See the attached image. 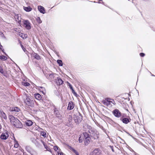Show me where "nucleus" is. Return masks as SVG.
<instances>
[{"label": "nucleus", "instance_id": "nucleus-1", "mask_svg": "<svg viewBox=\"0 0 155 155\" xmlns=\"http://www.w3.org/2000/svg\"><path fill=\"white\" fill-rule=\"evenodd\" d=\"M9 118L11 124L15 127L18 128H22V127L23 125L22 124L18 119L15 118L12 115H10Z\"/></svg>", "mask_w": 155, "mask_h": 155}, {"label": "nucleus", "instance_id": "nucleus-2", "mask_svg": "<svg viewBox=\"0 0 155 155\" xmlns=\"http://www.w3.org/2000/svg\"><path fill=\"white\" fill-rule=\"evenodd\" d=\"M88 132L92 137L94 139H97L98 138L99 134L95 129L92 128L90 126H88Z\"/></svg>", "mask_w": 155, "mask_h": 155}, {"label": "nucleus", "instance_id": "nucleus-3", "mask_svg": "<svg viewBox=\"0 0 155 155\" xmlns=\"http://www.w3.org/2000/svg\"><path fill=\"white\" fill-rule=\"evenodd\" d=\"M102 102L104 105L107 106L111 107L112 106L111 104H115V102L114 100L112 99H107L104 100L102 101Z\"/></svg>", "mask_w": 155, "mask_h": 155}, {"label": "nucleus", "instance_id": "nucleus-4", "mask_svg": "<svg viewBox=\"0 0 155 155\" xmlns=\"http://www.w3.org/2000/svg\"><path fill=\"white\" fill-rule=\"evenodd\" d=\"M74 119L75 122L76 124L80 123L82 120V117L80 114L77 115L74 114Z\"/></svg>", "mask_w": 155, "mask_h": 155}, {"label": "nucleus", "instance_id": "nucleus-5", "mask_svg": "<svg viewBox=\"0 0 155 155\" xmlns=\"http://www.w3.org/2000/svg\"><path fill=\"white\" fill-rule=\"evenodd\" d=\"M25 103L28 106L32 107L34 104V101L31 100L27 96H26V99L25 101Z\"/></svg>", "mask_w": 155, "mask_h": 155}, {"label": "nucleus", "instance_id": "nucleus-6", "mask_svg": "<svg viewBox=\"0 0 155 155\" xmlns=\"http://www.w3.org/2000/svg\"><path fill=\"white\" fill-rule=\"evenodd\" d=\"M31 23L28 20H25L23 22V26L28 30L31 28Z\"/></svg>", "mask_w": 155, "mask_h": 155}, {"label": "nucleus", "instance_id": "nucleus-7", "mask_svg": "<svg viewBox=\"0 0 155 155\" xmlns=\"http://www.w3.org/2000/svg\"><path fill=\"white\" fill-rule=\"evenodd\" d=\"M112 113L114 115L117 117L119 118L121 116V112L117 109L113 110Z\"/></svg>", "mask_w": 155, "mask_h": 155}, {"label": "nucleus", "instance_id": "nucleus-8", "mask_svg": "<svg viewBox=\"0 0 155 155\" xmlns=\"http://www.w3.org/2000/svg\"><path fill=\"white\" fill-rule=\"evenodd\" d=\"M9 135L6 132L5 133H2L0 136V138L2 140H5L8 137Z\"/></svg>", "mask_w": 155, "mask_h": 155}, {"label": "nucleus", "instance_id": "nucleus-9", "mask_svg": "<svg viewBox=\"0 0 155 155\" xmlns=\"http://www.w3.org/2000/svg\"><path fill=\"white\" fill-rule=\"evenodd\" d=\"M100 153L97 149H95L93 152L91 153L89 155H100Z\"/></svg>", "mask_w": 155, "mask_h": 155}, {"label": "nucleus", "instance_id": "nucleus-10", "mask_svg": "<svg viewBox=\"0 0 155 155\" xmlns=\"http://www.w3.org/2000/svg\"><path fill=\"white\" fill-rule=\"evenodd\" d=\"M74 105L73 103L71 101L68 103L67 109L69 110H72L74 108Z\"/></svg>", "mask_w": 155, "mask_h": 155}, {"label": "nucleus", "instance_id": "nucleus-11", "mask_svg": "<svg viewBox=\"0 0 155 155\" xmlns=\"http://www.w3.org/2000/svg\"><path fill=\"white\" fill-rule=\"evenodd\" d=\"M54 112L57 117L59 118H60L61 117V115L57 108H54Z\"/></svg>", "mask_w": 155, "mask_h": 155}, {"label": "nucleus", "instance_id": "nucleus-12", "mask_svg": "<svg viewBox=\"0 0 155 155\" xmlns=\"http://www.w3.org/2000/svg\"><path fill=\"white\" fill-rule=\"evenodd\" d=\"M0 116L2 118H4L5 120H6L7 118L6 115L2 110H0Z\"/></svg>", "mask_w": 155, "mask_h": 155}, {"label": "nucleus", "instance_id": "nucleus-13", "mask_svg": "<svg viewBox=\"0 0 155 155\" xmlns=\"http://www.w3.org/2000/svg\"><path fill=\"white\" fill-rule=\"evenodd\" d=\"M38 10L40 11V12L42 13L43 14H44L45 12V8H44L41 6H38Z\"/></svg>", "mask_w": 155, "mask_h": 155}, {"label": "nucleus", "instance_id": "nucleus-14", "mask_svg": "<svg viewBox=\"0 0 155 155\" xmlns=\"http://www.w3.org/2000/svg\"><path fill=\"white\" fill-rule=\"evenodd\" d=\"M120 120H122V122L125 124H127L130 122V120L128 118H125L123 119L120 118Z\"/></svg>", "mask_w": 155, "mask_h": 155}, {"label": "nucleus", "instance_id": "nucleus-15", "mask_svg": "<svg viewBox=\"0 0 155 155\" xmlns=\"http://www.w3.org/2000/svg\"><path fill=\"white\" fill-rule=\"evenodd\" d=\"M90 137L86 138L84 139V144L87 146L88 145L90 142Z\"/></svg>", "mask_w": 155, "mask_h": 155}, {"label": "nucleus", "instance_id": "nucleus-16", "mask_svg": "<svg viewBox=\"0 0 155 155\" xmlns=\"http://www.w3.org/2000/svg\"><path fill=\"white\" fill-rule=\"evenodd\" d=\"M38 90L40 91L43 94H45L46 91L45 87H38Z\"/></svg>", "mask_w": 155, "mask_h": 155}, {"label": "nucleus", "instance_id": "nucleus-17", "mask_svg": "<svg viewBox=\"0 0 155 155\" xmlns=\"http://www.w3.org/2000/svg\"><path fill=\"white\" fill-rule=\"evenodd\" d=\"M34 96L36 99L38 100H40L42 98L41 96L38 93L35 94Z\"/></svg>", "mask_w": 155, "mask_h": 155}, {"label": "nucleus", "instance_id": "nucleus-18", "mask_svg": "<svg viewBox=\"0 0 155 155\" xmlns=\"http://www.w3.org/2000/svg\"><path fill=\"white\" fill-rule=\"evenodd\" d=\"M33 57L36 59L39 60L41 59V58L39 55L37 53H34L33 54Z\"/></svg>", "mask_w": 155, "mask_h": 155}, {"label": "nucleus", "instance_id": "nucleus-19", "mask_svg": "<svg viewBox=\"0 0 155 155\" xmlns=\"http://www.w3.org/2000/svg\"><path fill=\"white\" fill-rule=\"evenodd\" d=\"M38 138L36 137V138H35L34 137H31V141L34 143L35 144H36L38 143V142L37 140V139Z\"/></svg>", "mask_w": 155, "mask_h": 155}, {"label": "nucleus", "instance_id": "nucleus-20", "mask_svg": "<svg viewBox=\"0 0 155 155\" xmlns=\"http://www.w3.org/2000/svg\"><path fill=\"white\" fill-rule=\"evenodd\" d=\"M25 124L26 125L30 126L32 125L33 122L30 120H28L25 122Z\"/></svg>", "mask_w": 155, "mask_h": 155}, {"label": "nucleus", "instance_id": "nucleus-21", "mask_svg": "<svg viewBox=\"0 0 155 155\" xmlns=\"http://www.w3.org/2000/svg\"><path fill=\"white\" fill-rule=\"evenodd\" d=\"M23 8H24V10L25 11H26V12H30L32 9V8H30L29 7H24Z\"/></svg>", "mask_w": 155, "mask_h": 155}, {"label": "nucleus", "instance_id": "nucleus-22", "mask_svg": "<svg viewBox=\"0 0 155 155\" xmlns=\"http://www.w3.org/2000/svg\"><path fill=\"white\" fill-rule=\"evenodd\" d=\"M11 110L12 111L18 112L19 111L20 109L17 107H15L12 108Z\"/></svg>", "mask_w": 155, "mask_h": 155}, {"label": "nucleus", "instance_id": "nucleus-23", "mask_svg": "<svg viewBox=\"0 0 155 155\" xmlns=\"http://www.w3.org/2000/svg\"><path fill=\"white\" fill-rule=\"evenodd\" d=\"M26 150L29 153H31V152L32 151V149L31 147L29 146H27L25 147Z\"/></svg>", "mask_w": 155, "mask_h": 155}, {"label": "nucleus", "instance_id": "nucleus-24", "mask_svg": "<svg viewBox=\"0 0 155 155\" xmlns=\"http://www.w3.org/2000/svg\"><path fill=\"white\" fill-rule=\"evenodd\" d=\"M57 82V84H59V85L63 84V81L60 78H59L58 79Z\"/></svg>", "mask_w": 155, "mask_h": 155}, {"label": "nucleus", "instance_id": "nucleus-25", "mask_svg": "<svg viewBox=\"0 0 155 155\" xmlns=\"http://www.w3.org/2000/svg\"><path fill=\"white\" fill-rule=\"evenodd\" d=\"M14 141L15 143L14 145V147L15 148H18L19 146V144L17 141L16 140V139L15 138L14 139Z\"/></svg>", "mask_w": 155, "mask_h": 155}, {"label": "nucleus", "instance_id": "nucleus-26", "mask_svg": "<svg viewBox=\"0 0 155 155\" xmlns=\"http://www.w3.org/2000/svg\"><path fill=\"white\" fill-rule=\"evenodd\" d=\"M22 84L25 86H28L30 85V84L28 82L25 81L22 82Z\"/></svg>", "mask_w": 155, "mask_h": 155}, {"label": "nucleus", "instance_id": "nucleus-27", "mask_svg": "<svg viewBox=\"0 0 155 155\" xmlns=\"http://www.w3.org/2000/svg\"><path fill=\"white\" fill-rule=\"evenodd\" d=\"M83 134L85 138H86L90 137H89V135L87 132H84Z\"/></svg>", "mask_w": 155, "mask_h": 155}, {"label": "nucleus", "instance_id": "nucleus-28", "mask_svg": "<svg viewBox=\"0 0 155 155\" xmlns=\"http://www.w3.org/2000/svg\"><path fill=\"white\" fill-rule=\"evenodd\" d=\"M57 62L59 64V66H62L63 65V64L62 61L61 60H58L57 61Z\"/></svg>", "mask_w": 155, "mask_h": 155}, {"label": "nucleus", "instance_id": "nucleus-29", "mask_svg": "<svg viewBox=\"0 0 155 155\" xmlns=\"http://www.w3.org/2000/svg\"><path fill=\"white\" fill-rule=\"evenodd\" d=\"M7 58L6 57L4 56H0V59L2 60H6Z\"/></svg>", "mask_w": 155, "mask_h": 155}, {"label": "nucleus", "instance_id": "nucleus-30", "mask_svg": "<svg viewBox=\"0 0 155 155\" xmlns=\"http://www.w3.org/2000/svg\"><path fill=\"white\" fill-rule=\"evenodd\" d=\"M0 35L1 36V37L3 39H6V37H5V36L4 35L3 33L1 32H0Z\"/></svg>", "mask_w": 155, "mask_h": 155}, {"label": "nucleus", "instance_id": "nucleus-31", "mask_svg": "<svg viewBox=\"0 0 155 155\" xmlns=\"http://www.w3.org/2000/svg\"><path fill=\"white\" fill-rule=\"evenodd\" d=\"M41 135L44 137H46V133L45 132L43 131H41Z\"/></svg>", "mask_w": 155, "mask_h": 155}, {"label": "nucleus", "instance_id": "nucleus-32", "mask_svg": "<svg viewBox=\"0 0 155 155\" xmlns=\"http://www.w3.org/2000/svg\"><path fill=\"white\" fill-rule=\"evenodd\" d=\"M83 140V137L81 136H80L79 138V143H81Z\"/></svg>", "mask_w": 155, "mask_h": 155}, {"label": "nucleus", "instance_id": "nucleus-33", "mask_svg": "<svg viewBox=\"0 0 155 155\" xmlns=\"http://www.w3.org/2000/svg\"><path fill=\"white\" fill-rule=\"evenodd\" d=\"M68 121L69 123H70L72 121V117L71 116L69 115L68 116Z\"/></svg>", "mask_w": 155, "mask_h": 155}, {"label": "nucleus", "instance_id": "nucleus-34", "mask_svg": "<svg viewBox=\"0 0 155 155\" xmlns=\"http://www.w3.org/2000/svg\"><path fill=\"white\" fill-rule=\"evenodd\" d=\"M72 151L76 154V155H79L78 152L73 148L72 149Z\"/></svg>", "mask_w": 155, "mask_h": 155}, {"label": "nucleus", "instance_id": "nucleus-35", "mask_svg": "<svg viewBox=\"0 0 155 155\" xmlns=\"http://www.w3.org/2000/svg\"><path fill=\"white\" fill-rule=\"evenodd\" d=\"M21 47L23 50L25 52H27V50L24 47H23V46L21 44Z\"/></svg>", "mask_w": 155, "mask_h": 155}, {"label": "nucleus", "instance_id": "nucleus-36", "mask_svg": "<svg viewBox=\"0 0 155 155\" xmlns=\"http://www.w3.org/2000/svg\"><path fill=\"white\" fill-rule=\"evenodd\" d=\"M37 21L39 23H41L42 22V21L39 17L37 19Z\"/></svg>", "mask_w": 155, "mask_h": 155}, {"label": "nucleus", "instance_id": "nucleus-37", "mask_svg": "<svg viewBox=\"0 0 155 155\" xmlns=\"http://www.w3.org/2000/svg\"><path fill=\"white\" fill-rule=\"evenodd\" d=\"M21 37L23 38H26V35H25L23 34H21Z\"/></svg>", "mask_w": 155, "mask_h": 155}, {"label": "nucleus", "instance_id": "nucleus-38", "mask_svg": "<svg viewBox=\"0 0 155 155\" xmlns=\"http://www.w3.org/2000/svg\"><path fill=\"white\" fill-rule=\"evenodd\" d=\"M58 148H59V147H58L56 146H54V149L55 151L57 150H58Z\"/></svg>", "mask_w": 155, "mask_h": 155}, {"label": "nucleus", "instance_id": "nucleus-39", "mask_svg": "<svg viewBox=\"0 0 155 155\" xmlns=\"http://www.w3.org/2000/svg\"><path fill=\"white\" fill-rule=\"evenodd\" d=\"M0 72L2 74H3L4 73L3 69L1 67H0Z\"/></svg>", "mask_w": 155, "mask_h": 155}, {"label": "nucleus", "instance_id": "nucleus-40", "mask_svg": "<svg viewBox=\"0 0 155 155\" xmlns=\"http://www.w3.org/2000/svg\"><path fill=\"white\" fill-rule=\"evenodd\" d=\"M41 142L43 144L45 147L46 148V147H47V146L46 145H45V143L42 140H41Z\"/></svg>", "mask_w": 155, "mask_h": 155}, {"label": "nucleus", "instance_id": "nucleus-41", "mask_svg": "<svg viewBox=\"0 0 155 155\" xmlns=\"http://www.w3.org/2000/svg\"><path fill=\"white\" fill-rule=\"evenodd\" d=\"M140 56L143 57L144 56L145 54L143 53H141L140 54Z\"/></svg>", "mask_w": 155, "mask_h": 155}, {"label": "nucleus", "instance_id": "nucleus-42", "mask_svg": "<svg viewBox=\"0 0 155 155\" xmlns=\"http://www.w3.org/2000/svg\"><path fill=\"white\" fill-rule=\"evenodd\" d=\"M49 76L51 78H53L54 77V74H50L49 75Z\"/></svg>", "mask_w": 155, "mask_h": 155}, {"label": "nucleus", "instance_id": "nucleus-43", "mask_svg": "<svg viewBox=\"0 0 155 155\" xmlns=\"http://www.w3.org/2000/svg\"><path fill=\"white\" fill-rule=\"evenodd\" d=\"M69 86L70 87V89L72 90V91H74V90L73 89V87H72V86L70 84L69 85Z\"/></svg>", "mask_w": 155, "mask_h": 155}, {"label": "nucleus", "instance_id": "nucleus-44", "mask_svg": "<svg viewBox=\"0 0 155 155\" xmlns=\"http://www.w3.org/2000/svg\"><path fill=\"white\" fill-rule=\"evenodd\" d=\"M110 147L111 148V150H112V151L113 152H114V150L113 149V147L112 146H110Z\"/></svg>", "mask_w": 155, "mask_h": 155}, {"label": "nucleus", "instance_id": "nucleus-45", "mask_svg": "<svg viewBox=\"0 0 155 155\" xmlns=\"http://www.w3.org/2000/svg\"><path fill=\"white\" fill-rule=\"evenodd\" d=\"M58 155H63V153H58Z\"/></svg>", "mask_w": 155, "mask_h": 155}, {"label": "nucleus", "instance_id": "nucleus-46", "mask_svg": "<svg viewBox=\"0 0 155 155\" xmlns=\"http://www.w3.org/2000/svg\"><path fill=\"white\" fill-rule=\"evenodd\" d=\"M15 18H17V19H18V21L19 20V19H18V15H16L15 16Z\"/></svg>", "mask_w": 155, "mask_h": 155}, {"label": "nucleus", "instance_id": "nucleus-47", "mask_svg": "<svg viewBox=\"0 0 155 155\" xmlns=\"http://www.w3.org/2000/svg\"><path fill=\"white\" fill-rule=\"evenodd\" d=\"M2 46L1 45H0V48L2 50Z\"/></svg>", "mask_w": 155, "mask_h": 155}, {"label": "nucleus", "instance_id": "nucleus-48", "mask_svg": "<svg viewBox=\"0 0 155 155\" xmlns=\"http://www.w3.org/2000/svg\"><path fill=\"white\" fill-rule=\"evenodd\" d=\"M2 51L4 52V53H5V52H4V49H3L2 50Z\"/></svg>", "mask_w": 155, "mask_h": 155}, {"label": "nucleus", "instance_id": "nucleus-49", "mask_svg": "<svg viewBox=\"0 0 155 155\" xmlns=\"http://www.w3.org/2000/svg\"><path fill=\"white\" fill-rule=\"evenodd\" d=\"M102 1V0H99V1Z\"/></svg>", "mask_w": 155, "mask_h": 155}]
</instances>
